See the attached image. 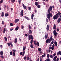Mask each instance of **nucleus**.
<instances>
[{
  "label": "nucleus",
  "mask_w": 61,
  "mask_h": 61,
  "mask_svg": "<svg viewBox=\"0 0 61 61\" xmlns=\"http://www.w3.org/2000/svg\"><path fill=\"white\" fill-rule=\"evenodd\" d=\"M49 49H52V50H54V48L52 47H50L49 48Z\"/></svg>",
  "instance_id": "bb28decb"
},
{
  "label": "nucleus",
  "mask_w": 61,
  "mask_h": 61,
  "mask_svg": "<svg viewBox=\"0 0 61 61\" xmlns=\"http://www.w3.org/2000/svg\"><path fill=\"white\" fill-rule=\"evenodd\" d=\"M52 37L53 36H51L49 39H47L46 41V43H50L51 41H52Z\"/></svg>",
  "instance_id": "f03ea898"
},
{
  "label": "nucleus",
  "mask_w": 61,
  "mask_h": 61,
  "mask_svg": "<svg viewBox=\"0 0 61 61\" xmlns=\"http://www.w3.org/2000/svg\"><path fill=\"white\" fill-rule=\"evenodd\" d=\"M58 17H59L58 14L57 13L56 15H55L53 16V19H54V20H55L56 19H57Z\"/></svg>",
  "instance_id": "7ed1b4c3"
},
{
  "label": "nucleus",
  "mask_w": 61,
  "mask_h": 61,
  "mask_svg": "<svg viewBox=\"0 0 61 61\" xmlns=\"http://www.w3.org/2000/svg\"><path fill=\"white\" fill-rule=\"evenodd\" d=\"M22 54H23V52H21L20 53V55H21V56H22Z\"/></svg>",
  "instance_id": "e2e57ef3"
},
{
  "label": "nucleus",
  "mask_w": 61,
  "mask_h": 61,
  "mask_svg": "<svg viewBox=\"0 0 61 61\" xmlns=\"http://www.w3.org/2000/svg\"><path fill=\"white\" fill-rule=\"evenodd\" d=\"M10 55H12V51H11L10 52Z\"/></svg>",
  "instance_id": "bf43d9fd"
},
{
  "label": "nucleus",
  "mask_w": 61,
  "mask_h": 61,
  "mask_svg": "<svg viewBox=\"0 0 61 61\" xmlns=\"http://www.w3.org/2000/svg\"><path fill=\"white\" fill-rule=\"evenodd\" d=\"M2 24H4V21H3V20L2 21Z\"/></svg>",
  "instance_id": "0e129e2a"
},
{
  "label": "nucleus",
  "mask_w": 61,
  "mask_h": 61,
  "mask_svg": "<svg viewBox=\"0 0 61 61\" xmlns=\"http://www.w3.org/2000/svg\"><path fill=\"white\" fill-rule=\"evenodd\" d=\"M50 57L51 58H53L54 57L52 55H51L50 56Z\"/></svg>",
  "instance_id": "3c124183"
},
{
  "label": "nucleus",
  "mask_w": 61,
  "mask_h": 61,
  "mask_svg": "<svg viewBox=\"0 0 61 61\" xmlns=\"http://www.w3.org/2000/svg\"><path fill=\"white\" fill-rule=\"evenodd\" d=\"M58 14V16H59V15L60 16L61 15V13H60V12L59 11H58V13H57Z\"/></svg>",
  "instance_id": "c85d7f7f"
},
{
  "label": "nucleus",
  "mask_w": 61,
  "mask_h": 61,
  "mask_svg": "<svg viewBox=\"0 0 61 61\" xmlns=\"http://www.w3.org/2000/svg\"><path fill=\"white\" fill-rule=\"evenodd\" d=\"M15 0H12L11 2L12 3H14L15 2Z\"/></svg>",
  "instance_id": "58836bf2"
},
{
  "label": "nucleus",
  "mask_w": 61,
  "mask_h": 61,
  "mask_svg": "<svg viewBox=\"0 0 61 61\" xmlns=\"http://www.w3.org/2000/svg\"><path fill=\"white\" fill-rule=\"evenodd\" d=\"M13 56H15V53L14 52H13Z\"/></svg>",
  "instance_id": "2f4dec72"
},
{
  "label": "nucleus",
  "mask_w": 61,
  "mask_h": 61,
  "mask_svg": "<svg viewBox=\"0 0 61 61\" xmlns=\"http://www.w3.org/2000/svg\"><path fill=\"white\" fill-rule=\"evenodd\" d=\"M30 47H31V48H33V45L32 44H31L30 45Z\"/></svg>",
  "instance_id": "4c0bfd02"
},
{
  "label": "nucleus",
  "mask_w": 61,
  "mask_h": 61,
  "mask_svg": "<svg viewBox=\"0 0 61 61\" xmlns=\"http://www.w3.org/2000/svg\"><path fill=\"white\" fill-rule=\"evenodd\" d=\"M47 61H50V59H47Z\"/></svg>",
  "instance_id": "680f3d73"
},
{
  "label": "nucleus",
  "mask_w": 61,
  "mask_h": 61,
  "mask_svg": "<svg viewBox=\"0 0 61 61\" xmlns=\"http://www.w3.org/2000/svg\"><path fill=\"white\" fill-rule=\"evenodd\" d=\"M1 14V16H2V17H3L5 15L4 14V12H2Z\"/></svg>",
  "instance_id": "5701e85b"
},
{
  "label": "nucleus",
  "mask_w": 61,
  "mask_h": 61,
  "mask_svg": "<svg viewBox=\"0 0 61 61\" xmlns=\"http://www.w3.org/2000/svg\"><path fill=\"white\" fill-rule=\"evenodd\" d=\"M29 57H28V56L27 59V60H29Z\"/></svg>",
  "instance_id": "864d4df0"
},
{
  "label": "nucleus",
  "mask_w": 61,
  "mask_h": 61,
  "mask_svg": "<svg viewBox=\"0 0 61 61\" xmlns=\"http://www.w3.org/2000/svg\"><path fill=\"white\" fill-rule=\"evenodd\" d=\"M3 51H0V55H3Z\"/></svg>",
  "instance_id": "c756f323"
},
{
  "label": "nucleus",
  "mask_w": 61,
  "mask_h": 61,
  "mask_svg": "<svg viewBox=\"0 0 61 61\" xmlns=\"http://www.w3.org/2000/svg\"><path fill=\"white\" fill-rule=\"evenodd\" d=\"M46 29L47 31H48L49 30V25H47Z\"/></svg>",
  "instance_id": "2eb2a0df"
},
{
  "label": "nucleus",
  "mask_w": 61,
  "mask_h": 61,
  "mask_svg": "<svg viewBox=\"0 0 61 61\" xmlns=\"http://www.w3.org/2000/svg\"><path fill=\"white\" fill-rule=\"evenodd\" d=\"M57 56H59V55H61V51H59L58 52H57Z\"/></svg>",
  "instance_id": "6e6552de"
},
{
  "label": "nucleus",
  "mask_w": 61,
  "mask_h": 61,
  "mask_svg": "<svg viewBox=\"0 0 61 61\" xmlns=\"http://www.w3.org/2000/svg\"><path fill=\"white\" fill-rule=\"evenodd\" d=\"M28 10H31V7H29L28 8Z\"/></svg>",
  "instance_id": "72a5a7b5"
},
{
  "label": "nucleus",
  "mask_w": 61,
  "mask_h": 61,
  "mask_svg": "<svg viewBox=\"0 0 61 61\" xmlns=\"http://www.w3.org/2000/svg\"><path fill=\"white\" fill-rule=\"evenodd\" d=\"M54 46H55V45H54V44H53L52 46V47L54 48Z\"/></svg>",
  "instance_id": "052dcab7"
},
{
  "label": "nucleus",
  "mask_w": 61,
  "mask_h": 61,
  "mask_svg": "<svg viewBox=\"0 0 61 61\" xmlns=\"http://www.w3.org/2000/svg\"><path fill=\"white\" fill-rule=\"evenodd\" d=\"M54 44V41H52L51 42V44Z\"/></svg>",
  "instance_id": "338daca9"
},
{
  "label": "nucleus",
  "mask_w": 61,
  "mask_h": 61,
  "mask_svg": "<svg viewBox=\"0 0 61 61\" xmlns=\"http://www.w3.org/2000/svg\"><path fill=\"white\" fill-rule=\"evenodd\" d=\"M41 50H42V49H41V48H38V50L39 51H41Z\"/></svg>",
  "instance_id": "473e14b6"
},
{
  "label": "nucleus",
  "mask_w": 61,
  "mask_h": 61,
  "mask_svg": "<svg viewBox=\"0 0 61 61\" xmlns=\"http://www.w3.org/2000/svg\"><path fill=\"white\" fill-rule=\"evenodd\" d=\"M28 35L27 34H26L25 35V36H27Z\"/></svg>",
  "instance_id": "69168bd1"
},
{
  "label": "nucleus",
  "mask_w": 61,
  "mask_h": 61,
  "mask_svg": "<svg viewBox=\"0 0 61 61\" xmlns=\"http://www.w3.org/2000/svg\"><path fill=\"white\" fill-rule=\"evenodd\" d=\"M4 39L6 41H7V39L6 37H4Z\"/></svg>",
  "instance_id": "e433bc0d"
},
{
  "label": "nucleus",
  "mask_w": 61,
  "mask_h": 61,
  "mask_svg": "<svg viewBox=\"0 0 61 61\" xmlns=\"http://www.w3.org/2000/svg\"><path fill=\"white\" fill-rule=\"evenodd\" d=\"M57 58V56H55L53 58V61H56V58Z\"/></svg>",
  "instance_id": "9d476101"
},
{
  "label": "nucleus",
  "mask_w": 61,
  "mask_h": 61,
  "mask_svg": "<svg viewBox=\"0 0 61 61\" xmlns=\"http://www.w3.org/2000/svg\"><path fill=\"white\" fill-rule=\"evenodd\" d=\"M22 6H23L24 9H26V6L25 5H24V4H23Z\"/></svg>",
  "instance_id": "f3484780"
},
{
  "label": "nucleus",
  "mask_w": 61,
  "mask_h": 61,
  "mask_svg": "<svg viewBox=\"0 0 61 61\" xmlns=\"http://www.w3.org/2000/svg\"><path fill=\"white\" fill-rule=\"evenodd\" d=\"M48 13H49L47 15V17L48 19H50V17H52V14L50 12Z\"/></svg>",
  "instance_id": "f257e3e1"
},
{
  "label": "nucleus",
  "mask_w": 61,
  "mask_h": 61,
  "mask_svg": "<svg viewBox=\"0 0 61 61\" xmlns=\"http://www.w3.org/2000/svg\"><path fill=\"white\" fill-rule=\"evenodd\" d=\"M27 57L26 56H25L24 58V60H26V59Z\"/></svg>",
  "instance_id": "79ce46f5"
},
{
  "label": "nucleus",
  "mask_w": 61,
  "mask_h": 61,
  "mask_svg": "<svg viewBox=\"0 0 61 61\" xmlns=\"http://www.w3.org/2000/svg\"><path fill=\"white\" fill-rule=\"evenodd\" d=\"M35 46H39V43L38 42H37L36 43V45Z\"/></svg>",
  "instance_id": "b1692460"
},
{
  "label": "nucleus",
  "mask_w": 61,
  "mask_h": 61,
  "mask_svg": "<svg viewBox=\"0 0 61 61\" xmlns=\"http://www.w3.org/2000/svg\"><path fill=\"white\" fill-rule=\"evenodd\" d=\"M61 21V18H59L58 20H57V22L58 23H60V22Z\"/></svg>",
  "instance_id": "1a4fd4ad"
},
{
  "label": "nucleus",
  "mask_w": 61,
  "mask_h": 61,
  "mask_svg": "<svg viewBox=\"0 0 61 61\" xmlns=\"http://www.w3.org/2000/svg\"><path fill=\"white\" fill-rule=\"evenodd\" d=\"M1 57L2 58H4V56H1Z\"/></svg>",
  "instance_id": "13d9d810"
},
{
  "label": "nucleus",
  "mask_w": 61,
  "mask_h": 61,
  "mask_svg": "<svg viewBox=\"0 0 61 61\" xmlns=\"http://www.w3.org/2000/svg\"><path fill=\"white\" fill-rule=\"evenodd\" d=\"M45 56H46V53L44 52V55H42V57L43 58V57H45Z\"/></svg>",
  "instance_id": "6ab92c4d"
},
{
  "label": "nucleus",
  "mask_w": 61,
  "mask_h": 61,
  "mask_svg": "<svg viewBox=\"0 0 61 61\" xmlns=\"http://www.w3.org/2000/svg\"><path fill=\"white\" fill-rule=\"evenodd\" d=\"M3 1V0H1V1H0V4H1V3H2Z\"/></svg>",
  "instance_id": "09e8293b"
},
{
  "label": "nucleus",
  "mask_w": 61,
  "mask_h": 61,
  "mask_svg": "<svg viewBox=\"0 0 61 61\" xmlns=\"http://www.w3.org/2000/svg\"><path fill=\"white\" fill-rule=\"evenodd\" d=\"M15 43H16V42H17V38H15Z\"/></svg>",
  "instance_id": "37998d69"
},
{
  "label": "nucleus",
  "mask_w": 61,
  "mask_h": 61,
  "mask_svg": "<svg viewBox=\"0 0 61 61\" xmlns=\"http://www.w3.org/2000/svg\"><path fill=\"white\" fill-rule=\"evenodd\" d=\"M8 13H5V16L6 17H7V16H8Z\"/></svg>",
  "instance_id": "cd10ccee"
},
{
  "label": "nucleus",
  "mask_w": 61,
  "mask_h": 61,
  "mask_svg": "<svg viewBox=\"0 0 61 61\" xmlns=\"http://www.w3.org/2000/svg\"><path fill=\"white\" fill-rule=\"evenodd\" d=\"M24 17L25 18V19H27V20H30V19L28 18V17H26V16H25Z\"/></svg>",
  "instance_id": "4468645a"
},
{
  "label": "nucleus",
  "mask_w": 61,
  "mask_h": 61,
  "mask_svg": "<svg viewBox=\"0 0 61 61\" xmlns=\"http://www.w3.org/2000/svg\"><path fill=\"white\" fill-rule=\"evenodd\" d=\"M24 28V26L23 25H21V28L22 29H23V28Z\"/></svg>",
  "instance_id": "603ef678"
},
{
  "label": "nucleus",
  "mask_w": 61,
  "mask_h": 61,
  "mask_svg": "<svg viewBox=\"0 0 61 61\" xmlns=\"http://www.w3.org/2000/svg\"><path fill=\"white\" fill-rule=\"evenodd\" d=\"M29 37V40H30V39H33V37L31 35H28Z\"/></svg>",
  "instance_id": "20e7f679"
},
{
  "label": "nucleus",
  "mask_w": 61,
  "mask_h": 61,
  "mask_svg": "<svg viewBox=\"0 0 61 61\" xmlns=\"http://www.w3.org/2000/svg\"><path fill=\"white\" fill-rule=\"evenodd\" d=\"M23 13L24 12H23V10H22L21 11L20 14V16H23V15H24V13Z\"/></svg>",
  "instance_id": "0eeeda50"
},
{
  "label": "nucleus",
  "mask_w": 61,
  "mask_h": 61,
  "mask_svg": "<svg viewBox=\"0 0 61 61\" xmlns=\"http://www.w3.org/2000/svg\"><path fill=\"white\" fill-rule=\"evenodd\" d=\"M29 28L30 30V29H31V26H30V25H29Z\"/></svg>",
  "instance_id": "49530a36"
},
{
  "label": "nucleus",
  "mask_w": 61,
  "mask_h": 61,
  "mask_svg": "<svg viewBox=\"0 0 61 61\" xmlns=\"http://www.w3.org/2000/svg\"><path fill=\"white\" fill-rule=\"evenodd\" d=\"M37 42H36V41H34V45H36V43Z\"/></svg>",
  "instance_id": "a878e982"
},
{
  "label": "nucleus",
  "mask_w": 61,
  "mask_h": 61,
  "mask_svg": "<svg viewBox=\"0 0 61 61\" xmlns=\"http://www.w3.org/2000/svg\"><path fill=\"white\" fill-rule=\"evenodd\" d=\"M47 57L48 58H49V54H47Z\"/></svg>",
  "instance_id": "ea45409f"
},
{
  "label": "nucleus",
  "mask_w": 61,
  "mask_h": 61,
  "mask_svg": "<svg viewBox=\"0 0 61 61\" xmlns=\"http://www.w3.org/2000/svg\"><path fill=\"white\" fill-rule=\"evenodd\" d=\"M57 31H58V32L59 31V28H58L57 29Z\"/></svg>",
  "instance_id": "6e6d98bb"
},
{
  "label": "nucleus",
  "mask_w": 61,
  "mask_h": 61,
  "mask_svg": "<svg viewBox=\"0 0 61 61\" xmlns=\"http://www.w3.org/2000/svg\"><path fill=\"white\" fill-rule=\"evenodd\" d=\"M12 44V42H9L7 43V45L8 46H10L11 44Z\"/></svg>",
  "instance_id": "4be33fe9"
},
{
  "label": "nucleus",
  "mask_w": 61,
  "mask_h": 61,
  "mask_svg": "<svg viewBox=\"0 0 61 61\" xmlns=\"http://www.w3.org/2000/svg\"><path fill=\"white\" fill-rule=\"evenodd\" d=\"M46 21L47 23H48V19H47V18H46Z\"/></svg>",
  "instance_id": "5fc2aeb1"
},
{
  "label": "nucleus",
  "mask_w": 61,
  "mask_h": 61,
  "mask_svg": "<svg viewBox=\"0 0 61 61\" xmlns=\"http://www.w3.org/2000/svg\"><path fill=\"white\" fill-rule=\"evenodd\" d=\"M35 5H38V3L37 2H36L35 3Z\"/></svg>",
  "instance_id": "f704fd0d"
},
{
  "label": "nucleus",
  "mask_w": 61,
  "mask_h": 61,
  "mask_svg": "<svg viewBox=\"0 0 61 61\" xmlns=\"http://www.w3.org/2000/svg\"><path fill=\"white\" fill-rule=\"evenodd\" d=\"M18 29H19V27L17 26L16 27L15 29V30L16 31H17V30H18Z\"/></svg>",
  "instance_id": "412c9836"
},
{
  "label": "nucleus",
  "mask_w": 61,
  "mask_h": 61,
  "mask_svg": "<svg viewBox=\"0 0 61 61\" xmlns=\"http://www.w3.org/2000/svg\"><path fill=\"white\" fill-rule=\"evenodd\" d=\"M25 48H26V47L24 46L23 47V50L25 51Z\"/></svg>",
  "instance_id": "7c9ffc66"
},
{
  "label": "nucleus",
  "mask_w": 61,
  "mask_h": 61,
  "mask_svg": "<svg viewBox=\"0 0 61 61\" xmlns=\"http://www.w3.org/2000/svg\"><path fill=\"white\" fill-rule=\"evenodd\" d=\"M33 40H31V41H30V44H33Z\"/></svg>",
  "instance_id": "a18cd8bd"
},
{
  "label": "nucleus",
  "mask_w": 61,
  "mask_h": 61,
  "mask_svg": "<svg viewBox=\"0 0 61 61\" xmlns=\"http://www.w3.org/2000/svg\"><path fill=\"white\" fill-rule=\"evenodd\" d=\"M48 35L47 34L46 35H45V39H47L48 38Z\"/></svg>",
  "instance_id": "f8f14e48"
},
{
  "label": "nucleus",
  "mask_w": 61,
  "mask_h": 61,
  "mask_svg": "<svg viewBox=\"0 0 61 61\" xmlns=\"http://www.w3.org/2000/svg\"><path fill=\"white\" fill-rule=\"evenodd\" d=\"M54 44L55 45V46H57V43L55 41L54 42Z\"/></svg>",
  "instance_id": "dca6fc26"
},
{
  "label": "nucleus",
  "mask_w": 61,
  "mask_h": 61,
  "mask_svg": "<svg viewBox=\"0 0 61 61\" xmlns=\"http://www.w3.org/2000/svg\"><path fill=\"white\" fill-rule=\"evenodd\" d=\"M19 21V19H15V22L16 23H17V22H18V21Z\"/></svg>",
  "instance_id": "9b49d317"
},
{
  "label": "nucleus",
  "mask_w": 61,
  "mask_h": 61,
  "mask_svg": "<svg viewBox=\"0 0 61 61\" xmlns=\"http://www.w3.org/2000/svg\"><path fill=\"white\" fill-rule=\"evenodd\" d=\"M12 52H16V50L15 49H13L12 50Z\"/></svg>",
  "instance_id": "c9c22d12"
},
{
  "label": "nucleus",
  "mask_w": 61,
  "mask_h": 61,
  "mask_svg": "<svg viewBox=\"0 0 61 61\" xmlns=\"http://www.w3.org/2000/svg\"><path fill=\"white\" fill-rule=\"evenodd\" d=\"M33 18H34V14H32L31 16V19H33Z\"/></svg>",
  "instance_id": "393cba45"
},
{
  "label": "nucleus",
  "mask_w": 61,
  "mask_h": 61,
  "mask_svg": "<svg viewBox=\"0 0 61 61\" xmlns=\"http://www.w3.org/2000/svg\"><path fill=\"white\" fill-rule=\"evenodd\" d=\"M53 56H55L56 55V53H54L53 54Z\"/></svg>",
  "instance_id": "4d7b16f0"
},
{
  "label": "nucleus",
  "mask_w": 61,
  "mask_h": 61,
  "mask_svg": "<svg viewBox=\"0 0 61 61\" xmlns=\"http://www.w3.org/2000/svg\"><path fill=\"white\" fill-rule=\"evenodd\" d=\"M37 61H39V58L38 59Z\"/></svg>",
  "instance_id": "774afa93"
},
{
  "label": "nucleus",
  "mask_w": 61,
  "mask_h": 61,
  "mask_svg": "<svg viewBox=\"0 0 61 61\" xmlns=\"http://www.w3.org/2000/svg\"><path fill=\"white\" fill-rule=\"evenodd\" d=\"M10 26H13V25H14L12 23H10Z\"/></svg>",
  "instance_id": "c03bdc74"
},
{
  "label": "nucleus",
  "mask_w": 61,
  "mask_h": 61,
  "mask_svg": "<svg viewBox=\"0 0 61 61\" xmlns=\"http://www.w3.org/2000/svg\"><path fill=\"white\" fill-rule=\"evenodd\" d=\"M4 30H3V33H5V30H6V31H7V29L6 28L5 29V28H4Z\"/></svg>",
  "instance_id": "ddd939ff"
},
{
  "label": "nucleus",
  "mask_w": 61,
  "mask_h": 61,
  "mask_svg": "<svg viewBox=\"0 0 61 61\" xmlns=\"http://www.w3.org/2000/svg\"><path fill=\"white\" fill-rule=\"evenodd\" d=\"M53 29L54 30L56 29V25L55 24L54 25Z\"/></svg>",
  "instance_id": "a211bd4d"
},
{
  "label": "nucleus",
  "mask_w": 61,
  "mask_h": 61,
  "mask_svg": "<svg viewBox=\"0 0 61 61\" xmlns=\"http://www.w3.org/2000/svg\"><path fill=\"white\" fill-rule=\"evenodd\" d=\"M52 7L51 6H50L49 8V9H48V12H50V11H52Z\"/></svg>",
  "instance_id": "423d86ee"
},
{
  "label": "nucleus",
  "mask_w": 61,
  "mask_h": 61,
  "mask_svg": "<svg viewBox=\"0 0 61 61\" xmlns=\"http://www.w3.org/2000/svg\"><path fill=\"white\" fill-rule=\"evenodd\" d=\"M37 7H38V8H39L40 7V5H38V6H37Z\"/></svg>",
  "instance_id": "a19ab883"
},
{
  "label": "nucleus",
  "mask_w": 61,
  "mask_h": 61,
  "mask_svg": "<svg viewBox=\"0 0 61 61\" xmlns=\"http://www.w3.org/2000/svg\"><path fill=\"white\" fill-rule=\"evenodd\" d=\"M53 34L54 35L56 36H57V35H58V33H57L56 32V30H54L53 31Z\"/></svg>",
  "instance_id": "39448f33"
},
{
  "label": "nucleus",
  "mask_w": 61,
  "mask_h": 61,
  "mask_svg": "<svg viewBox=\"0 0 61 61\" xmlns=\"http://www.w3.org/2000/svg\"><path fill=\"white\" fill-rule=\"evenodd\" d=\"M25 51H24L23 52V54H22V56H24V55H25Z\"/></svg>",
  "instance_id": "de8ad7c7"
},
{
  "label": "nucleus",
  "mask_w": 61,
  "mask_h": 61,
  "mask_svg": "<svg viewBox=\"0 0 61 61\" xmlns=\"http://www.w3.org/2000/svg\"><path fill=\"white\" fill-rule=\"evenodd\" d=\"M28 32L29 34H31L32 33V31L31 30H29Z\"/></svg>",
  "instance_id": "aec40b11"
},
{
  "label": "nucleus",
  "mask_w": 61,
  "mask_h": 61,
  "mask_svg": "<svg viewBox=\"0 0 61 61\" xmlns=\"http://www.w3.org/2000/svg\"><path fill=\"white\" fill-rule=\"evenodd\" d=\"M21 0H19L18 1V2L19 4H20V3H21Z\"/></svg>",
  "instance_id": "8fccbe9b"
}]
</instances>
